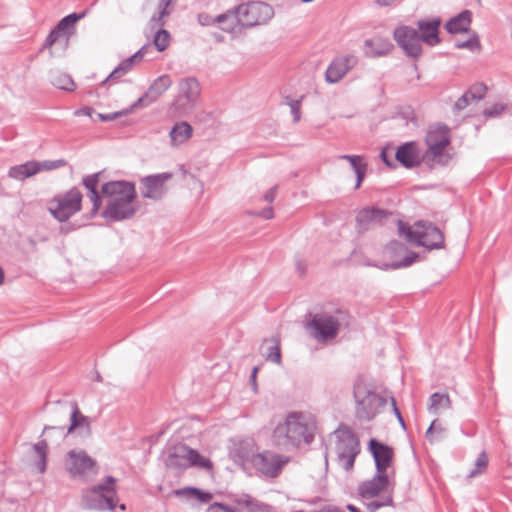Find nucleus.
I'll return each mask as SVG.
<instances>
[{
	"mask_svg": "<svg viewBox=\"0 0 512 512\" xmlns=\"http://www.w3.org/2000/svg\"><path fill=\"white\" fill-rule=\"evenodd\" d=\"M248 449L241 455L244 461H250L258 470L269 476H276L285 463L280 457L271 452L255 453V444L252 440L244 442Z\"/></svg>",
	"mask_w": 512,
	"mask_h": 512,
	"instance_id": "obj_12",
	"label": "nucleus"
},
{
	"mask_svg": "<svg viewBox=\"0 0 512 512\" xmlns=\"http://www.w3.org/2000/svg\"><path fill=\"white\" fill-rule=\"evenodd\" d=\"M262 349H264L263 356L267 361L278 365L281 364L280 340L278 337L265 339L262 344Z\"/></svg>",
	"mask_w": 512,
	"mask_h": 512,
	"instance_id": "obj_33",
	"label": "nucleus"
},
{
	"mask_svg": "<svg viewBox=\"0 0 512 512\" xmlns=\"http://www.w3.org/2000/svg\"><path fill=\"white\" fill-rule=\"evenodd\" d=\"M82 193L77 187L53 197L48 203V211L59 222H65L81 210Z\"/></svg>",
	"mask_w": 512,
	"mask_h": 512,
	"instance_id": "obj_7",
	"label": "nucleus"
},
{
	"mask_svg": "<svg viewBox=\"0 0 512 512\" xmlns=\"http://www.w3.org/2000/svg\"><path fill=\"white\" fill-rule=\"evenodd\" d=\"M172 177L170 173L150 175L141 180L140 192L142 197L159 200L166 193L165 182Z\"/></svg>",
	"mask_w": 512,
	"mask_h": 512,
	"instance_id": "obj_18",
	"label": "nucleus"
},
{
	"mask_svg": "<svg viewBox=\"0 0 512 512\" xmlns=\"http://www.w3.org/2000/svg\"><path fill=\"white\" fill-rule=\"evenodd\" d=\"M339 158L347 160L350 163V165H351V167H352L354 172H358V171H360L362 169H367V164L364 161L362 156H358V155H341Z\"/></svg>",
	"mask_w": 512,
	"mask_h": 512,
	"instance_id": "obj_42",
	"label": "nucleus"
},
{
	"mask_svg": "<svg viewBox=\"0 0 512 512\" xmlns=\"http://www.w3.org/2000/svg\"><path fill=\"white\" fill-rule=\"evenodd\" d=\"M193 134L192 126L186 122H177L169 132L170 145L177 148L186 143Z\"/></svg>",
	"mask_w": 512,
	"mask_h": 512,
	"instance_id": "obj_27",
	"label": "nucleus"
},
{
	"mask_svg": "<svg viewBox=\"0 0 512 512\" xmlns=\"http://www.w3.org/2000/svg\"><path fill=\"white\" fill-rule=\"evenodd\" d=\"M166 463L167 466L177 469H187L191 466L210 469L212 466L209 459L182 443L176 444L171 448Z\"/></svg>",
	"mask_w": 512,
	"mask_h": 512,
	"instance_id": "obj_9",
	"label": "nucleus"
},
{
	"mask_svg": "<svg viewBox=\"0 0 512 512\" xmlns=\"http://www.w3.org/2000/svg\"><path fill=\"white\" fill-rule=\"evenodd\" d=\"M426 143L428 146L427 153L433 159L440 157L450 143L448 128L442 125L431 127L426 136Z\"/></svg>",
	"mask_w": 512,
	"mask_h": 512,
	"instance_id": "obj_20",
	"label": "nucleus"
},
{
	"mask_svg": "<svg viewBox=\"0 0 512 512\" xmlns=\"http://www.w3.org/2000/svg\"><path fill=\"white\" fill-rule=\"evenodd\" d=\"M4 281V272H3V269L0 267V285L3 283Z\"/></svg>",
	"mask_w": 512,
	"mask_h": 512,
	"instance_id": "obj_63",
	"label": "nucleus"
},
{
	"mask_svg": "<svg viewBox=\"0 0 512 512\" xmlns=\"http://www.w3.org/2000/svg\"><path fill=\"white\" fill-rule=\"evenodd\" d=\"M315 430L316 420L311 413L293 411L275 426L272 440L285 450L297 449L313 441Z\"/></svg>",
	"mask_w": 512,
	"mask_h": 512,
	"instance_id": "obj_1",
	"label": "nucleus"
},
{
	"mask_svg": "<svg viewBox=\"0 0 512 512\" xmlns=\"http://www.w3.org/2000/svg\"><path fill=\"white\" fill-rule=\"evenodd\" d=\"M115 479L108 476L105 482L82 494L83 506L89 510H113L116 506Z\"/></svg>",
	"mask_w": 512,
	"mask_h": 512,
	"instance_id": "obj_5",
	"label": "nucleus"
},
{
	"mask_svg": "<svg viewBox=\"0 0 512 512\" xmlns=\"http://www.w3.org/2000/svg\"><path fill=\"white\" fill-rule=\"evenodd\" d=\"M334 453L338 464L346 471L353 468L355 458L360 452L359 441L354 432L347 426H340L334 433Z\"/></svg>",
	"mask_w": 512,
	"mask_h": 512,
	"instance_id": "obj_4",
	"label": "nucleus"
},
{
	"mask_svg": "<svg viewBox=\"0 0 512 512\" xmlns=\"http://www.w3.org/2000/svg\"><path fill=\"white\" fill-rule=\"evenodd\" d=\"M230 13L234 14V10L232 12L229 11L227 13H223L215 17V23H224L230 17Z\"/></svg>",
	"mask_w": 512,
	"mask_h": 512,
	"instance_id": "obj_59",
	"label": "nucleus"
},
{
	"mask_svg": "<svg viewBox=\"0 0 512 512\" xmlns=\"http://www.w3.org/2000/svg\"><path fill=\"white\" fill-rule=\"evenodd\" d=\"M277 189L278 187L277 186H274L272 188H270L263 196L264 200L267 201V202H272L274 199H275V196H276V192H277Z\"/></svg>",
	"mask_w": 512,
	"mask_h": 512,
	"instance_id": "obj_54",
	"label": "nucleus"
},
{
	"mask_svg": "<svg viewBox=\"0 0 512 512\" xmlns=\"http://www.w3.org/2000/svg\"><path fill=\"white\" fill-rule=\"evenodd\" d=\"M395 158L404 167L413 168L421 163L423 154L415 142H407L397 149Z\"/></svg>",
	"mask_w": 512,
	"mask_h": 512,
	"instance_id": "obj_25",
	"label": "nucleus"
},
{
	"mask_svg": "<svg viewBox=\"0 0 512 512\" xmlns=\"http://www.w3.org/2000/svg\"><path fill=\"white\" fill-rule=\"evenodd\" d=\"M297 269L300 271L301 274H303L304 269L302 268V266L300 264L297 265Z\"/></svg>",
	"mask_w": 512,
	"mask_h": 512,
	"instance_id": "obj_64",
	"label": "nucleus"
},
{
	"mask_svg": "<svg viewBox=\"0 0 512 512\" xmlns=\"http://www.w3.org/2000/svg\"><path fill=\"white\" fill-rule=\"evenodd\" d=\"M505 109V105L502 103H496L492 107L487 108L484 111V115L487 117H496L499 116Z\"/></svg>",
	"mask_w": 512,
	"mask_h": 512,
	"instance_id": "obj_48",
	"label": "nucleus"
},
{
	"mask_svg": "<svg viewBox=\"0 0 512 512\" xmlns=\"http://www.w3.org/2000/svg\"><path fill=\"white\" fill-rule=\"evenodd\" d=\"M347 509L351 512H360L354 505H347Z\"/></svg>",
	"mask_w": 512,
	"mask_h": 512,
	"instance_id": "obj_62",
	"label": "nucleus"
},
{
	"mask_svg": "<svg viewBox=\"0 0 512 512\" xmlns=\"http://www.w3.org/2000/svg\"><path fill=\"white\" fill-rule=\"evenodd\" d=\"M390 401H391V406H392L393 412L395 413L399 423L401 424L402 427H405L404 420L401 416L399 409L397 408L395 399L393 397H391Z\"/></svg>",
	"mask_w": 512,
	"mask_h": 512,
	"instance_id": "obj_53",
	"label": "nucleus"
},
{
	"mask_svg": "<svg viewBox=\"0 0 512 512\" xmlns=\"http://www.w3.org/2000/svg\"><path fill=\"white\" fill-rule=\"evenodd\" d=\"M171 1L172 0H160L159 5L161 8V11H160L158 17L154 16L151 18V23H155L156 25H159V26L163 25L162 17L168 14L167 7L170 5Z\"/></svg>",
	"mask_w": 512,
	"mask_h": 512,
	"instance_id": "obj_45",
	"label": "nucleus"
},
{
	"mask_svg": "<svg viewBox=\"0 0 512 512\" xmlns=\"http://www.w3.org/2000/svg\"><path fill=\"white\" fill-rule=\"evenodd\" d=\"M369 450L373 455L376 471L384 474L394 475L391 464L394 456L393 449L375 439L369 442Z\"/></svg>",
	"mask_w": 512,
	"mask_h": 512,
	"instance_id": "obj_19",
	"label": "nucleus"
},
{
	"mask_svg": "<svg viewBox=\"0 0 512 512\" xmlns=\"http://www.w3.org/2000/svg\"><path fill=\"white\" fill-rule=\"evenodd\" d=\"M472 21V13L464 10L457 16L450 19L446 24V30L451 34L470 32L469 28Z\"/></svg>",
	"mask_w": 512,
	"mask_h": 512,
	"instance_id": "obj_30",
	"label": "nucleus"
},
{
	"mask_svg": "<svg viewBox=\"0 0 512 512\" xmlns=\"http://www.w3.org/2000/svg\"><path fill=\"white\" fill-rule=\"evenodd\" d=\"M355 413L361 421H370L379 413L380 408L386 404V399L376 392L368 389L364 384L357 383L354 387Z\"/></svg>",
	"mask_w": 512,
	"mask_h": 512,
	"instance_id": "obj_8",
	"label": "nucleus"
},
{
	"mask_svg": "<svg viewBox=\"0 0 512 512\" xmlns=\"http://www.w3.org/2000/svg\"><path fill=\"white\" fill-rule=\"evenodd\" d=\"M47 448L48 444L46 440H41L33 445V451L35 453V456L37 457L34 466L39 473H44L46 470Z\"/></svg>",
	"mask_w": 512,
	"mask_h": 512,
	"instance_id": "obj_35",
	"label": "nucleus"
},
{
	"mask_svg": "<svg viewBox=\"0 0 512 512\" xmlns=\"http://www.w3.org/2000/svg\"><path fill=\"white\" fill-rule=\"evenodd\" d=\"M365 54L368 57H382L392 52L393 43L386 37L375 36L365 41Z\"/></svg>",
	"mask_w": 512,
	"mask_h": 512,
	"instance_id": "obj_26",
	"label": "nucleus"
},
{
	"mask_svg": "<svg viewBox=\"0 0 512 512\" xmlns=\"http://www.w3.org/2000/svg\"><path fill=\"white\" fill-rule=\"evenodd\" d=\"M83 185L88 190V197L93 204L92 215L97 214L99 211L103 197L99 195L97 186L99 183V174L94 173L83 178Z\"/></svg>",
	"mask_w": 512,
	"mask_h": 512,
	"instance_id": "obj_29",
	"label": "nucleus"
},
{
	"mask_svg": "<svg viewBox=\"0 0 512 512\" xmlns=\"http://www.w3.org/2000/svg\"><path fill=\"white\" fill-rule=\"evenodd\" d=\"M152 102H150V97H145V94L140 97L132 106L129 110H126V114H128L130 111L136 109V108H139V107H145V106H148L149 104H151Z\"/></svg>",
	"mask_w": 512,
	"mask_h": 512,
	"instance_id": "obj_50",
	"label": "nucleus"
},
{
	"mask_svg": "<svg viewBox=\"0 0 512 512\" xmlns=\"http://www.w3.org/2000/svg\"><path fill=\"white\" fill-rule=\"evenodd\" d=\"M451 408V399L446 393H433L429 397L427 405L428 412L432 415H439L441 412Z\"/></svg>",
	"mask_w": 512,
	"mask_h": 512,
	"instance_id": "obj_32",
	"label": "nucleus"
},
{
	"mask_svg": "<svg viewBox=\"0 0 512 512\" xmlns=\"http://www.w3.org/2000/svg\"><path fill=\"white\" fill-rule=\"evenodd\" d=\"M390 213L383 209L366 208L357 215V226L359 231L369 230L377 225L383 224L388 219Z\"/></svg>",
	"mask_w": 512,
	"mask_h": 512,
	"instance_id": "obj_23",
	"label": "nucleus"
},
{
	"mask_svg": "<svg viewBox=\"0 0 512 512\" xmlns=\"http://www.w3.org/2000/svg\"><path fill=\"white\" fill-rule=\"evenodd\" d=\"M365 173H366V169H362V170H360L358 172H355L356 180H357L356 181V186H355L356 188L360 187V185H361V183H362V181L364 179Z\"/></svg>",
	"mask_w": 512,
	"mask_h": 512,
	"instance_id": "obj_57",
	"label": "nucleus"
},
{
	"mask_svg": "<svg viewBox=\"0 0 512 512\" xmlns=\"http://www.w3.org/2000/svg\"><path fill=\"white\" fill-rule=\"evenodd\" d=\"M237 22L243 27L266 25L274 17L273 7L263 1L242 3L234 9Z\"/></svg>",
	"mask_w": 512,
	"mask_h": 512,
	"instance_id": "obj_6",
	"label": "nucleus"
},
{
	"mask_svg": "<svg viewBox=\"0 0 512 512\" xmlns=\"http://www.w3.org/2000/svg\"><path fill=\"white\" fill-rule=\"evenodd\" d=\"M300 104H301V99H297V100L287 99V105H289V107H290L291 114L293 115V120L295 123L299 122L300 118H301Z\"/></svg>",
	"mask_w": 512,
	"mask_h": 512,
	"instance_id": "obj_44",
	"label": "nucleus"
},
{
	"mask_svg": "<svg viewBox=\"0 0 512 512\" xmlns=\"http://www.w3.org/2000/svg\"><path fill=\"white\" fill-rule=\"evenodd\" d=\"M95 461L83 450H71L67 455V470L73 476L84 475L95 467Z\"/></svg>",
	"mask_w": 512,
	"mask_h": 512,
	"instance_id": "obj_22",
	"label": "nucleus"
},
{
	"mask_svg": "<svg viewBox=\"0 0 512 512\" xmlns=\"http://www.w3.org/2000/svg\"><path fill=\"white\" fill-rule=\"evenodd\" d=\"M105 208L104 218L123 221L132 218L138 210L135 185L128 181H110L101 188Z\"/></svg>",
	"mask_w": 512,
	"mask_h": 512,
	"instance_id": "obj_2",
	"label": "nucleus"
},
{
	"mask_svg": "<svg viewBox=\"0 0 512 512\" xmlns=\"http://www.w3.org/2000/svg\"><path fill=\"white\" fill-rule=\"evenodd\" d=\"M122 115H126V112H115V113H111V114H101V113H98L97 114V118L100 120V121H112V120H115L119 117H121Z\"/></svg>",
	"mask_w": 512,
	"mask_h": 512,
	"instance_id": "obj_51",
	"label": "nucleus"
},
{
	"mask_svg": "<svg viewBox=\"0 0 512 512\" xmlns=\"http://www.w3.org/2000/svg\"><path fill=\"white\" fill-rule=\"evenodd\" d=\"M446 435V428L436 419L428 427L426 437L430 442H437Z\"/></svg>",
	"mask_w": 512,
	"mask_h": 512,
	"instance_id": "obj_37",
	"label": "nucleus"
},
{
	"mask_svg": "<svg viewBox=\"0 0 512 512\" xmlns=\"http://www.w3.org/2000/svg\"><path fill=\"white\" fill-rule=\"evenodd\" d=\"M356 64L357 58L354 55L335 58L326 70V81L332 84L338 83Z\"/></svg>",
	"mask_w": 512,
	"mask_h": 512,
	"instance_id": "obj_21",
	"label": "nucleus"
},
{
	"mask_svg": "<svg viewBox=\"0 0 512 512\" xmlns=\"http://www.w3.org/2000/svg\"><path fill=\"white\" fill-rule=\"evenodd\" d=\"M258 370H259V368H258L257 366H255V367L252 369L251 376H250V381H251V384H252L253 390H254L255 392L257 391L256 377H257Z\"/></svg>",
	"mask_w": 512,
	"mask_h": 512,
	"instance_id": "obj_56",
	"label": "nucleus"
},
{
	"mask_svg": "<svg viewBox=\"0 0 512 512\" xmlns=\"http://www.w3.org/2000/svg\"><path fill=\"white\" fill-rule=\"evenodd\" d=\"M172 85V79L168 75H161L156 78L145 93V97H150V102H155Z\"/></svg>",
	"mask_w": 512,
	"mask_h": 512,
	"instance_id": "obj_31",
	"label": "nucleus"
},
{
	"mask_svg": "<svg viewBox=\"0 0 512 512\" xmlns=\"http://www.w3.org/2000/svg\"><path fill=\"white\" fill-rule=\"evenodd\" d=\"M50 82L57 88L73 91L75 89V83L72 80L71 76L59 71L51 72Z\"/></svg>",
	"mask_w": 512,
	"mask_h": 512,
	"instance_id": "obj_36",
	"label": "nucleus"
},
{
	"mask_svg": "<svg viewBox=\"0 0 512 512\" xmlns=\"http://www.w3.org/2000/svg\"><path fill=\"white\" fill-rule=\"evenodd\" d=\"M51 432L54 433V436H56L58 440H63L70 434H77L80 437H88L91 434L90 420L88 417L83 415L78 409L77 405L74 404L72 406L70 424L67 430H65L63 427L56 426L44 427L43 434H49Z\"/></svg>",
	"mask_w": 512,
	"mask_h": 512,
	"instance_id": "obj_14",
	"label": "nucleus"
},
{
	"mask_svg": "<svg viewBox=\"0 0 512 512\" xmlns=\"http://www.w3.org/2000/svg\"><path fill=\"white\" fill-rule=\"evenodd\" d=\"M62 36V33L56 30L55 28L50 32V34L47 36L44 48H51L54 44H56Z\"/></svg>",
	"mask_w": 512,
	"mask_h": 512,
	"instance_id": "obj_47",
	"label": "nucleus"
},
{
	"mask_svg": "<svg viewBox=\"0 0 512 512\" xmlns=\"http://www.w3.org/2000/svg\"><path fill=\"white\" fill-rule=\"evenodd\" d=\"M384 257L389 259V263L383 264L381 269H399L408 267L416 261L418 254L409 252L406 246L399 241H391L384 248Z\"/></svg>",
	"mask_w": 512,
	"mask_h": 512,
	"instance_id": "obj_16",
	"label": "nucleus"
},
{
	"mask_svg": "<svg viewBox=\"0 0 512 512\" xmlns=\"http://www.w3.org/2000/svg\"><path fill=\"white\" fill-rule=\"evenodd\" d=\"M93 112H94V110L92 108L86 107V108L77 110L75 112V115H77V116L85 115V116H88V117H92V113Z\"/></svg>",
	"mask_w": 512,
	"mask_h": 512,
	"instance_id": "obj_58",
	"label": "nucleus"
},
{
	"mask_svg": "<svg viewBox=\"0 0 512 512\" xmlns=\"http://www.w3.org/2000/svg\"><path fill=\"white\" fill-rule=\"evenodd\" d=\"M153 43L158 51H164L169 46L170 34L164 29L157 30L153 39Z\"/></svg>",
	"mask_w": 512,
	"mask_h": 512,
	"instance_id": "obj_39",
	"label": "nucleus"
},
{
	"mask_svg": "<svg viewBox=\"0 0 512 512\" xmlns=\"http://www.w3.org/2000/svg\"><path fill=\"white\" fill-rule=\"evenodd\" d=\"M149 49V45L143 46L140 50H138L134 55L131 57L125 59L122 61L106 78V81L112 79H118L122 77L123 75L127 74L133 67V65L137 62H140L146 53V51Z\"/></svg>",
	"mask_w": 512,
	"mask_h": 512,
	"instance_id": "obj_28",
	"label": "nucleus"
},
{
	"mask_svg": "<svg viewBox=\"0 0 512 512\" xmlns=\"http://www.w3.org/2000/svg\"><path fill=\"white\" fill-rule=\"evenodd\" d=\"M198 23L202 26H210L215 24V19L207 13H200L198 15Z\"/></svg>",
	"mask_w": 512,
	"mask_h": 512,
	"instance_id": "obj_52",
	"label": "nucleus"
},
{
	"mask_svg": "<svg viewBox=\"0 0 512 512\" xmlns=\"http://www.w3.org/2000/svg\"><path fill=\"white\" fill-rule=\"evenodd\" d=\"M393 39L408 58L417 60L421 57L423 47L416 28L409 25H399L393 31Z\"/></svg>",
	"mask_w": 512,
	"mask_h": 512,
	"instance_id": "obj_13",
	"label": "nucleus"
},
{
	"mask_svg": "<svg viewBox=\"0 0 512 512\" xmlns=\"http://www.w3.org/2000/svg\"><path fill=\"white\" fill-rule=\"evenodd\" d=\"M392 496L387 495L384 497V501H372L368 504V509L370 512H375L381 507L392 505Z\"/></svg>",
	"mask_w": 512,
	"mask_h": 512,
	"instance_id": "obj_46",
	"label": "nucleus"
},
{
	"mask_svg": "<svg viewBox=\"0 0 512 512\" xmlns=\"http://www.w3.org/2000/svg\"><path fill=\"white\" fill-rule=\"evenodd\" d=\"M397 224L399 235L404 236L408 242L428 249L444 248V235L432 223L419 221L411 227L399 220Z\"/></svg>",
	"mask_w": 512,
	"mask_h": 512,
	"instance_id": "obj_3",
	"label": "nucleus"
},
{
	"mask_svg": "<svg viewBox=\"0 0 512 512\" xmlns=\"http://www.w3.org/2000/svg\"><path fill=\"white\" fill-rule=\"evenodd\" d=\"M212 508H218V509H221L222 511L224 512H236L235 510H233L231 507L227 506V505H224V504H221V503H215Z\"/></svg>",
	"mask_w": 512,
	"mask_h": 512,
	"instance_id": "obj_60",
	"label": "nucleus"
},
{
	"mask_svg": "<svg viewBox=\"0 0 512 512\" xmlns=\"http://www.w3.org/2000/svg\"><path fill=\"white\" fill-rule=\"evenodd\" d=\"M381 158H382V160H383L387 165H389V166L391 165L390 161H389V160H388V158H387V152H386V150H385V149H383V150H382V152H381Z\"/></svg>",
	"mask_w": 512,
	"mask_h": 512,
	"instance_id": "obj_61",
	"label": "nucleus"
},
{
	"mask_svg": "<svg viewBox=\"0 0 512 512\" xmlns=\"http://www.w3.org/2000/svg\"><path fill=\"white\" fill-rule=\"evenodd\" d=\"M339 321L328 313H316L306 323V330L309 335L319 343H326L333 340L339 330Z\"/></svg>",
	"mask_w": 512,
	"mask_h": 512,
	"instance_id": "obj_10",
	"label": "nucleus"
},
{
	"mask_svg": "<svg viewBox=\"0 0 512 512\" xmlns=\"http://www.w3.org/2000/svg\"><path fill=\"white\" fill-rule=\"evenodd\" d=\"M66 165L64 159L44 160V161H28L26 163L15 165L8 170V176L14 180L23 181L42 171H51L59 169Z\"/></svg>",
	"mask_w": 512,
	"mask_h": 512,
	"instance_id": "obj_15",
	"label": "nucleus"
},
{
	"mask_svg": "<svg viewBox=\"0 0 512 512\" xmlns=\"http://www.w3.org/2000/svg\"><path fill=\"white\" fill-rule=\"evenodd\" d=\"M440 25L441 19L438 17L431 20H419L417 22V31L419 32L421 42L428 46H436L440 44Z\"/></svg>",
	"mask_w": 512,
	"mask_h": 512,
	"instance_id": "obj_24",
	"label": "nucleus"
},
{
	"mask_svg": "<svg viewBox=\"0 0 512 512\" xmlns=\"http://www.w3.org/2000/svg\"><path fill=\"white\" fill-rule=\"evenodd\" d=\"M471 101H472V100H471L470 96L468 95V93H467V92H465V93L462 95V97H460V98L458 99V101L455 103L454 108H455L457 111H461V110L465 109Z\"/></svg>",
	"mask_w": 512,
	"mask_h": 512,
	"instance_id": "obj_49",
	"label": "nucleus"
},
{
	"mask_svg": "<svg viewBox=\"0 0 512 512\" xmlns=\"http://www.w3.org/2000/svg\"><path fill=\"white\" fill-rule=\"evenodd\" d=\"M391 474L377 472L372 479L362 482L359 485V494L362 498H373L380 493L392 491L394 482Z\"/></svg>",
	"mask_w": 512,
	"mask_h": 512,
	"instance_id": "obj_17",
	"label": "nucleus"
},
{
	"mask_svg": "<svg viewBox=\"0 0 512 512\" xmlns=\"http://www.w3.org/2000/svg\"><path fill=\"white\" fill-rule=\"evenodd\" d=\"M488 465V456L485 452H481L476 461H475V468L470 471L468 477L472 478L475 477L478 474H481L485 471Z\"/></svg>",
	"mask_w": 512,
	"mask_h": 512,
	"instance_id": "obj_41",
	"label": "nucleus"
},
{
	"mask_svg": "<svg viewBox=\"0 0 512 512\" xmlns=\"http://www.w3.org/2000/svg\"><path fill=\"white\" fill-rule=\"evenodd\" d=\"M454 45L457 49H468L472 52L480 51L481 49V44L476 32H471L469 39L465 41H456Z\"/></svg>",
	"mask_w": 512,
	"mask_h": 512,
	"instance_id": "obj_38",
	"label": "nucleus"
},
{
	"mask_svg": "<svg viewBox=\"0 0 512 512\" xmlns=\"http://www.w3.org/2000/svg\"><path fill=\"white\" fill-rule=\"evenodd\" d=\"M257 215L264 219H272L274 217V212L272 207H268L260 211Z\"/></svg>",
	"mask_w": 512,
	"mask_h": 512,
	"instance_id": "obj_55",
	"label": "nucleus"
},
{
	"mask_svg": "<svg viewBox=\"0 0 512 512\" xmlns=\"http://www.w3.org/2000/svg\"><path fill=\"white\" fill-rule=\"evenodd\" d=\"M199 95L200 85L196 78L181 79L172 107L180 114L179 116H185L195 108Z\"/></svg>",
	"mask_w": 512,
	"mask_h": 512,
	"instance_id": "obj_11",
	"label": "nucleus"
},
{
	"mask_svg": "<svg viewBox=\"0 0 512 512\" xmlns=\"http://www.w3.org/2000/svg\"><path fill=\"white\" fill-rule=\"evenodd\" d=\"M84 15H85V13H80V14L72 13V14L64 17L63 19H61L59 21V23L57 24V26L55 27V29L58 30L59 32L63 33L66 29L73 26L78 20L82 19L84 17Z\"/></svg>",
	"mask_w": 512,
	"mask_h": 512,
	"instance_id": "obj_40",
	"label": "nucleus"
},
{
	"mask_svg": "<svg viewBox=\"0 0 512 512\" xmlns=\"http://www.w3.org/2000/svg\"><path fill=\"white\" fill-rule=\"evenodd\" d=\"M173 494L186 499H196L201 503H207L212 499V494L203 492L194 487H186L173 491Z\"/></svg>",
	"mask_w": 512,
	"mask_h": 512,
	"instance_id": "obj_34",
	"label": "nucleus"
},
{
	"mask_svg": "<svg viewBox=\"0 0 512 512\" xmlns=\"http://www.w3.org/2000/svg\"><path fill=\"white\" fill-rule=\"evenodd\" d=\"M487 87L483 83H476L467 91L472 101L481 100L486 93Z\"/></svg>",
	"mask_w": 512,
	"mask_h": 512,
	"instance_id": "obj_43",
	"label": "nucleus"
}]
</instances>
